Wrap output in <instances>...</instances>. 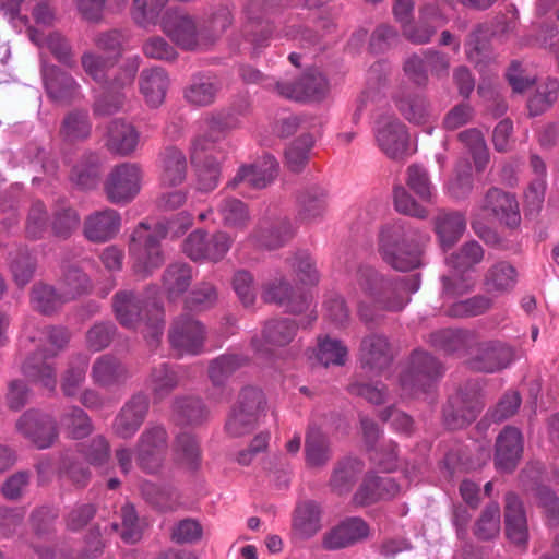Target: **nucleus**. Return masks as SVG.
<instances>
[{
  "mask_svg": "<svg viewBox=\"0 0 559 559\" xmlns=\"http://www.w3.org/2000/svg\"><path fill=\"white\" fill-rule=\"evenodd\" d=\"M426 233L406 221L386 224L379 234L378 251L382 260L400 272L412 271L421 264Z\"/></svg>",
  "mask_w": 559,
  "mask_h": 559,
  "instance_id": "nucleus-1",
  "label": "nucleus"
},
{
  "mask_svg": "<svg viewBox=\"0 0 559 559\" xmlns=\"http://www.w3.org/2000/svg\"><path fill=\"white\" fill-rule=\"evenodd\" d=\"M355 282L377 308L388 311L402 310L409 302V295L419 288L416 277L385 278L368 265L357 269Z\"/></svg>",
  "mask_w": 559,
  "mask_h": 559,
  "instance_id": "nucleus-2",
  "label": "nucleus"
},
{
  "mask_svg": "<svg viewBox=\"0 0 559 559\" xmlns=\"http://www.w3.org/2000/svg\"><path fill=\"white\" fill-rule=\"evenodd\" d=\"M71 340L64 326L50 325L43 330L41 345L22 365V372L35 382L53 392L57 385L56 368L48 359L63 352Z\"/></svg>",
  "mask_w": 559,
  "mask_h": 559,
  "instance_id": "nucleus-3",
  "label": "nucleus"
},
{
  "mask_svg": "<svg viewBox=\"0 0 559 559\" xmlns=\"http://www.w3.org/2000/svg\"><path fill=\"white\" fill-rule=\"evenodd\" d=\"M168 227L158 222L153 228L141 222L133 230L129 243V252L133 259V271L145 278L164 262V253L160 241L167 236Z\"/></svg>",
  "mask_w": 559,
  "mask_h": 559,
  "instance_id": "nucleus-4",
  "label": "nucleus"
},
{
  "mask_svg": "<svg viewBox=\"0 0 559 559\" xmlns=\"http://www.w3.org/2000/svg\"><path fill=\"white\" fill-rule=\"evenodd\" d=\"M112 308L122 326L135 330L142 322L147 321L154 329V336L162 334L163 308L155 298H144L134 290L123 289L114 295Z\"/></svg>",
  "mask_w": 559,
  "mask_h": 559,
  "instance_id": "nucleus-5",
  "label": "nucleus"
},
{
  "mask_svg": "<svg viewBox=\"0 0 559 559\" xmlns=\"http://www.w3.org/2000/svg\"><path fill=\"white\" fill-rule=\"evenodd\" d=\"M159 27L170 41L182 50L200 51L211 46V37L202 32L197 17L183 9H167L162 14Z\"/></svg>",
  "mask_w": 559,
  "mask_h": 559,
  "instance_id": "nucleus-6",
  "label": "nucleus"
},
{
  "mask_svg": "<svg viewBox=\"0 0 559 559\" xmlns=\"http://www.w3.org/2000/svg\"><path fill=\"white\" fill-rule=\"evenodd\" d=\"M442 364L425 350L412 353L409 366L400 377V385L406 396H419L432 391L443 376Z\"/></svg>",
  "mask_w": 559,
  "mask_h": 559,
  "instance_id": "nucleus-7",
  "label": "nucleus"
},
{
  "mask_svg": "<svg viewBox=\"0 0 559 559\" xmlns=\"http://www.w3.org/2000/svg\"><path fill=\"white\" fill-rule=\"evenodd\" d=\"M265 407V397L261 390L245 388L230 409L225 430L231 437H241L251 432Z\"/></svg>",
  "mask_w": 559,
  "mask_h": 559,
  "instance_id": "nucleus-8",
  "label": "nucleus"
},
{
  "mask_svg": "<svg viewBox=\"0 0 559 559\" xmlns=\"http://www.w3.org/2000/svg\"><path fill=\"white\" fill-rule=\"evenodd\" d=\"M168 450V435L160 425L146 427L135 447V462L147 474L159 472Z\"/></svg>",
  "mask_w": 559,
  "mask_h": 559,
  "instance_id": "nucleus-9",
  "label": "nucleus"
},
{
  "mask_svg": "<svg viewBox=\"0 0 559 559\" xmlns=\"http://www.w3.org/2000/svg\"><path fill=\"white\" fill-rule=\"evenodd\" d=\"M515 359L514 346L500 340H489L477 343L476 353L468 358L467 365L475 371L496 373L509 368Z\"/></svg>",
  "mask_w": 559,
  "mask_h": 559,
  "instance_id": "nucleus-10",
  "label": "nucleus"
},
{
  "mask_svg": "<svg viewBox=\"0 0 559 559\" xmlns=\"http://www.w3.org/2000/svg\"><path fill=\"white\" fill-rule=\"evenodd\" d=\"M483 407L481 394L476 385L460 389L443 408L444 424L453 430L463 428L476 419Z\"/></svg>",
  "mask_w": 559,
  "mask_h": 559,
  "instance_id": "nucleus-11",
  "label": "nucleus"
},
{
  "mask_svg": "<svg viewBox=\"0 0 559 559\" xmlns=\"http://www.w3.org/2000/svg\"><path fill=\"white\" fill-rule=\"evenodd\" d=\"M374 138L379 148L391 159H402L409 154L407 127L394 116H382L377 120Z\"/></svg>",
  "mask_w": 559,
  "mask_h": 559,
  "instance_id": "nucleus-12",
  "label": "nucleus"
},
{
  "mask_svg": "<svg viewBox=\"0 0 559 559\" xmlns=\"http://www.w3.org/2000/svg\"><path fill=\"white\" fill-rule=\"evenodd\" d=\"M141 169L136 164L117 165L105 181V192L109 202L126 204L132 201L141 189Z\"/></svg>",
  "mask_w": 559,
  "mask_h": 559,
  "instance_id": "nucleus-13",
  "label": "nucleus"
},
{
  "mask_svg": "<svg viewBox=\"0 0 559 559\" xmlns=\"http://www.w3.org/2000/svg\"><path fill=\"white\" fill-rule=\"evenodd\" d=\"M40 74L47 96L55 103L68 104L79 95L74 78L40 55Z\"/></svg>",
  "mask_w": 559,
  "mask_h": 559,
  "instance_id": "nucleus-14",
  "label": "nucleus"
},
{
  "mask_svg": "<svg viewBox=\"0 0 559 559\" xmlns=\"http://www.w3.org/2000/svg\"><path fill=\"white\" fill-rule=\"evenodd\" d=\"M204 340L203 325L188 314L179 316L169 331V342L179 356L201 353Z\"/></svg>",
  "mask_w": 559,
  "mask_h": 559,
  "instance_id": "nucleus-15",
  "label": "nucleus"
},
{
  "mask_svg": "<svg viewBox=\"0 0 559 559\" xmlns=\"http://www.w3.org/2000/svg\"><path fill=\"white\" fill-rule=\"evenodd\" d=\"M358 361L364 370L379 374L393 361V348L384 334L370 333L362 337Z\"/></svg>",
  "mask_w": 559,
  "mask_h": 559,
  "instance_id": "nucleus-16",
  "label": "nucleus"
},
{
  "mask_svg": "<svg viewBox=\"0 0 559 559\" xmlns=\"http://www.w3.org/2000/svg\"><path fill=\"white\" fill-rule=\"evenodd\" d=\"M16 429L38 449H47L58 437L55 419L34 409L25 412L16 423Z\"/></svg>",
  "mask_w": 559,
  "mask_h": 559,
  "instance_id": "nucleus-17",
  "label": "nucleus"
},
{
  "mask_svg": "<svg viewBox=\"0 0 559 559\" xmlns=\"http://www.w3.org/2000/svg\"><path fill=\"white\" fill-rule=\"evenodd\" d=\"M523 453V435L513 426H506L497 436L495 465L501 472L510 473L518 466Z\"/></svg>",
  "mask_w": 559,
  "mask_h": 559,
  "instance_id": "nucleus-18",
  "label": "nucleus"
},
{
  "mask_svg": "<svg viewBox=\"0 0 559 559\" xmlns=\"http://www.w3.org/2000/svg\"><path fill=\"white\" fill-rule=\"evenodd\" d=\"M121 228V216L114 209L95 211L83 222V236L91 242L104 243L114 239Z\"/></svg>",
  "mask_w": 559,
  "mask_h": 559,
  "instance_id": "nucleus-19",
  "label": "nucleus"
},
{
  "mask_svg": "<svg viewBox=\"0 0 559 559\" xmlns=\"http://www.w3.org/2000/svg\"><path fill=\"white\" fill-rule=\"evenodd\" d=\"M328 92V81L320 72H307L295 83L276 82V93L295 100H318Z\"/></svg>",
  "mask_w": 559,
  "mask_h": 559,
  "instance_id": "nucleus-20",
  "label": "nucleus"
},
{
  "mask_svg": "<svg viewBox=\"0 0 559 559\" xmlns=\"http://www.w3.org/2000/svg\"><path fill=\"white\" fill-rule=\"evenodd\" d=\"M296 218L309 224L323 218L328 210V193L318 186L301 187L295 192Z\"/></svg>",
  "mask_w": 559,
  "mask_h": 559,
  "instance_id": "nucleus-21",
  "label": "nucleus"
},
{
  "mask_svg": "<svg viewBox=\"0 0 559 559\" xmlns=\"http://www.w3.org/2000/svg\"><path fill=\"white\" fill-rule=\"evenodd\" d=\"M368 535L369 526L361 518H347L323 535L322 547L326 550L346 548L367 538Z\"/></svg>",
  "mask_w": 559,
  "mask_h": 559,
  "instance_id": "nucleus-22",
  "label": "nucleus"
},
{
  "mask_svg": "<svg viewBox=\"0 0 559 559\" xmlns=\"http://www.w3.org/2000/svg\"><path fill=\"white\" fill-rule=\"evenodd\" d=\"M148 397L143 393L134 394L120 409L114 423V430L122 439L134 436L148 412Z\"/></svg>",
  "mask_w": 559,
  "mask_h": 559,
  "instance_id": "nucleus-23",
  "label": "nucleus"
},
{
  "mask_svg": "<svg viewBox=\"0 0 559 559\" xmlns=\"http://www.w3.org/2000/svg\"><path fill=\"white\" fill-rule=\"evenodd\" d=\"M262 299L265 302L276 304L293 313H301L308 308V297L300 290L290 286L283 277L274 278L263 287Z\"/></svg>",
  "mask_w": 559,
  "mask_h": 559,
  "instance_id": "nucleus-24",
  "label": "nucleus"
},
{
  "mask_svg": "<svg viewBox=\"0 0 559 559\" xmlns=\"http://www.w3.org/2000/svg\"><path fill=\"white\" fill-rule=\"evenodd\" d=\"M506 535L516 546L526 547L528 542V526L526 512L522 500L514 492L504 497Z\"/></svg>",
  "mask_w": 559,
  "mask_h": 559,
  "instance_id": "nucleus-25",
  "label": "nucleus"
},
{
  "mask_svg": "<svg viewBox=\"0 0 559 559\" xmlns=\"http://www.w3.org/2000/svg\"><path fill=\"white\" fill-rule=\"evenodd\" d=\"M483 210L490 212L500 223L508 227H516L521 215L515 197L499 188L492 187L485 194Z\"/></svg>",
  "mask_w": 559,
  "mask_h": 559,
  "instance_id": "nucleus-26",
  "label": "nucleus"
},
{
  "mask_svg": "<svg viewBox=\"0 0 559 559\" xmlns=\"http://www.w3.org/2000/svg\"><path fill=\"white\" fill-rule=\"evenodd\" d=\"M295 229L289 218L264 217L259 221L257 228L252 233V238L255 242L266 249H277L284 246L289 239L293 238Z\"/></svg>",
  "mask_w": 559,
  "mask_h": 559,
  "instance_id": "nucleus-27",
  "label": "nucleus"
},
{
  "mask_svg": "<svg viewBox=\"0 0 559 559\" xmlns=\"http://www.w3.org/2000/svg\"><path fill=\"white\" fill-rule=\"evenodd\" d=\"M322 508L314 500L299 502L294 511L292 520V533L294 537L306 540L317 535L321 528Z\"/></svg>",
  "mask_w": 559,
  "mask_h": 559,
  "instance_id": "nucleus-28",
  "label": "nucleus"
},
{
  "mask_svg": "<svg viewBox=\"0 0 559 559\" xmlns=\"http://www.w3.org/2000/svg\"><path fill=\"white\" fill-rule=\"evenodd\" d=\"M27 34L33 44L40 49L46 48L53 58L67 68L76 66L75 53L69 39L59 32L44 35L35 27H28Z\"/></svg>",
  "mask_w": 559,
  "mask_h": 559,
  "instance_id": "nucleus-29",
  "label": "nucleus"
},
{
  "mask_svg": "<svg viewBox=\"0 0 559 559\" xmlns=\"http://www.w3.org/2000/svg\"><path fill=\"white\" fill-rule=\"evenodd\" d=\"M278 164L273 156H264L262 160L241 166L228 186L235 188L241 182L255 189H263L276 177Z\"/></svg>",
  "mask_w": 559,
  "mask_h": 559,
  "instance_id": "nucleus-30",
  "label": "nucleus"
},
{
  "mask_svg": "<svg viewBox=\"0 0 559 559\" xmlns=\"http://www.w3.org/2000/svg\"><path fill=\"white\" fill-rule=\"evenodd\" d=\"M394 104L399 112L413 124H430L437 118L430 103L421 94L400 93L394 96Z\"/></svg>",
  "mask_w": 559,
  "mask_h": 559,
  "instance_id": "nucleus-31",
  "label": "nucleus"
},
{
  "mask_svg": "<svg viewBox=\"0 0 559 559\" xmlns=\"http://www.w3.org/2000/svg\"><path fill=\"white\" fill-rule=\"evenodd\" d=\"M399 492L396 483L388 476L367 475L353 497L357 506H369L380 499L394 497Z\"/></svg>",
  "mask_w": 559,
  "mask_h": 559,
  "instance_id": "nucleus-32",
  "label": "nucleus"
},
{
  "mask_svg": "<svg viewBox=\"0 0 559 559\" xmlns=\"http://www.w3.org/2000/svg\"><path fill=\"white\" fill-rule=\"evenodd\" d=\"M91 377L94 383L108 388L119 385L130 377L127 367L111 355H102L92 366Z\"/></svg>",
  "mask_w": 559,
  "mask_h": 559,
  "instance_id": "nucleus-33",
  "label": "nucleus"
},
{
  "mask_svg": "<svg viewBox=\"0 0 559 559\" xmlns=\"http://www.w3.org/2000/svg\"><path fill=\"white\" fill-rule=\"evenodd\" d=\"M140 134L132 124L114 120L107 127L106 147L116 154L127 156L135 151Z\"/></svg>",
  "mask_w": 559,
  "mask_h": 559,
  "instance_id": "nucleus-34",
  "label": "nucleus"
},
{
  "mask_svg": "<svg viewBox=\"0 0 559 559\" xmlns=\"http://www.w3.org/2000/svg\"><path fill=\"white\" fill-rule=\"evenodd\" d=\"M136 70L138 66L123 70L121 75L114 80L108 90L96 98L93 107L96 116H110L121 108L124 97L121 93H112V91L117 87L130 85L133 82Z\"/></svg>",
  "mask_w": 559,
  "mask_h": 559,
  "instance_id": "nucleus-35",
  "label": "nucleus"
},
{
  "mask_svg": "<svg viewBox=\"0 0 559 559\" xmlns=\"http://www.w3.org/2000/svg\"><path fill=\"white\" fill-rule=\"evenodd\" d=\"M169 86L167 72L159 67L143 70L140 75V90L152 107L163 104Z\"/></svg>",
  "mask_w": 559,
  "mask_h": 559,
  "instance_id": "nucleus-36",
  "label": "nucleus"
},
{
  "mask_svg": "<svg viewBox=\"0 0 559 559\" xmlns=\"http://www.w3.org/2000/svg\"><path fill=\"white\" fill-rule=\"evenodd\" d=\"M465 229L466 219L461 212H440L435 219V231L444 250L453 247Z\"/></svg>",
  "mask_w": 559,
  "mask_h": 559,
  "instance_id": "nucleus-37",
  "label": "nucleus"
},
{
  "mask_svg": "<svg viewBox=\"0 0 559 559\" xmlns=\"http://www.w3.org/2000/svg\"><path fill=\"white\" fill-rule=\"evenodd\" d=\"M179 370L168 364L152 368L148 377V388L155 403L163 401L180 384Z\"/></svg>",
  "mask_w": 559,
  "mask_h": 559,
  "instance_id": "nucleus-38",
  "label": "nucleus"
},
{
  "mask_svg": "<svg viewBox=\"0 0 559 559\" xmlns=\"http://www.w3.org/2000/svg\"><path fill=\"white\" fill-rule=\"evenodd\" d=\"M163 289L169 300L181 297L193 281V270L187 263H171L163 273Z\"/></svg>",
  "mask_w": 559,
  "mask_h": 559,
  "instance_id": "nucleus-39",
  "label": "nucleus"
},
{
  "mask_svg": "<svg viewBox=\"0 0 559 559\" xmlns=\"http://www.w3.org/2000/svg\"><path fill=\"white\" fill-rule=\"evenodd\" d=\"M362 469L364 463L358 459L348 457L337 462L329 480L331 490L337 495L349 492Z\"/></svg>",
  "mask_w": 559,
  "mask_h": 559,
  "instance_id": "nucleus-40",
  "label": "nucleus"
},
{
  "mask_svg": "<svg viewBox=\"0 0 559 559\" xmlns=\"http://www.w3.org/2000/svg\"><path fill=\"white\" fill-rule=\"evenodd\" d=\"M475 341V335L468 330L442 329L430 334L429 343L447 354H457L466 349Z\"/></svg>",
  "mask_w": 559,
  "mask_h": 559,
  "instance_id": "nucleus-41",
  "label": "nucleus"
},
{
  "mask_svg": "<svg viewBox=\"0 0 559 559\" xmlns=\"http://www.w3.org/2000/svg\"><path fill=\"white\" fill-rule=\"evenodd\" d=\"M58 286L67 301L87 294L92 288L90 277L75 264H67L62 267Z\"/></svg>",
  "mask_w": 559,
  "mask_h": 559,
  "instance_id": "nucleus-42",
  "label": "nucleus"
},
{
  "mask_svg": "<svg viewBox=\"0 0 559 559\" xmlns=\"http://www.w3.org/2000/svg\"><path fill=\"white\" fill-rule=\"evenodd\" d=\"M102 159L96 153L84 154L73 167L70 179L83 190L95 188L100 179Z\"/></svg>",
  "mask_w": 559,
  "mask_h": 559,
  "instance_id": "nucleus-43",
  "label": "nucleus"
},
{
  "mask_svg": "<svg viewBox=\"0 0 559 559\" xmlns=\"http://www.w3.org/2000/svg\"><path fill=\"white\" fill-rule=\"evenodd\" d=\"M516 283V271L508 262L501 261L488 269L484 285L487 293L502 295L511 290Z\"/></svg>",
  "mask_w": 559,
  "mask_h": 559,
  "instance_id": "nucleus-44",
  "label": "nucleus"
},
{
  "mask_svg": "<svg viewBox=\"0 0 559 559\" xmlns=\"http://www.w3.org/2000/svg\"><path fill=\"white\" fill-rule=\"evenodd\" d=\"M248 362V358L237 354H223L210 361L209 378L216 388H223L228 378Z\"/></svg>",
  "mask_w": 559,
  "mask_h": 559,
  "instance_id": "nucleus-45",
  "label": "nucleus"
},
{
  "mask_svg": "<svg viewBox=\"0 0 559 559\" xmlns=\"http://www.w3.org/2000/svg\"><path fill=\"white\" fill-rule=\"evenodd\" d=\"M222 222L225 226L243 230L251 221L248 205L236 198H224L216 205Z\"/></svg>",
  "mask_w": 559,
  "mask_h": 559,
  "instance_id": "nucleus-46",
  "label": "nucleus"
},
{
  "mask_svg": "<svg viewBox=\"0 0 559 559\" xmlns=\"http://www.w3.org/2000/svg\"><path fill=\"white\" fill-rule=\"evenodd\" d=\"M440 19L438 9L435 5H426L420 11V23L418 25H403V35L415 45L430 43L437 32V26L430 22Z\"/></svg>",
  "mask_w": 559,
  "mask_h": 559,
  "instance_id": "nucleus-47",
  "label": "nucleus"
},
{
  "mask_svg": "<svg viewBox=\"0 0 559 559\" xmlns=\"http://www.w3.org/2000/svg\"><path fill=\"white\" fill-rule=\"evenodd\" d=\"M306 462L311 467H322L331 459L328 438L316 427L310 426L305 442Z\"/></svg>",
  "mask_w": 559,
  "mask_h": 559,
  "instance_id": "nucleus-48",
  "label": "nucleus"
},
{
  "mask_svg": "<svg viewBox=\"0 0 559 559\" xmlns=\"http://www.w3.org/2000/svg\"><path fill=\"white\" fill-rule=\"evenodd\" d=\"M218 91L219 84L215 78L200 75L192 79L185 91V97L192 105L209 106L214 103Z\"/></svg>",
  "mask_w": 559,
  "mask_h": 559,
  "instance_id": "nucleus-49",
  "label": "nucleus"
},
{
  "mask_svg": "<svg viewBox=\"0 0 559 559\" xmlns=\"http://www.w3.org/2000/svg\"><path fill=\"white\" fill-rule=\"evenodd\" d=\"M162 180L168 186L181 185L187 175V159L185 154L176 147H167L163 153Z\"/></svg>",
  "mask_w": 559,
  "mask_h": 559,
  "instance_id": "nucleus-50",
  "label": "nucleus"
},
{
  "mask_svg": "<svg viewBox=\"0 0 559 559\" xmlns=\"http://www.w3.org/2000/svg\"><path fill=\"white\" fill-rule=\"evenodd\" d=\"M297 330L298 325L294 320L287 318L273 319L265 323L263 338L266 344L283 347L294 340Z\"/></svg>",
  "mask_w": 559,
  "mask_h": 559,
  "instance_id": "nucleus-51",
  "label": "nucleus"
},
{
  "mask_svg": "<svg viewBox=\"0 0 559 559\" xmlns=\"http://www.w3.org/2000/svg\"><path fill=\"white\" fill-rule=\"evenodd\" d=\"M174 452L176 461L190 471H195L201 464L199 443L195 438L188 432H182L177 436Z\"/></svg>",
  "mask_w": 559,
  "mask_h": 559,
  "instance_id": "nucleus-52",
  "label": "nucleus"
},
{
  "mask_svg": "<svg viewBox=\"0 0 559 559\" xmlns=\"http://www.w3.org/2000/svg\"><path fill=\"white\" fill-rule=\"evenodd\" d=\"M173 409L181 425H198L207 417V409L197 397L183 396L174 401Z\"/></svg>",
  "mask_w": 559,
  "mask_h": 559,
  "instance_id": "nucleus-53",
  "label": "nucleus"
},
{
  "mask_svg": "<svg viewBox=\"0 0 559 559\" xmlns=\"http://www.w3.org/2000/svg\"><path fill=\"white\" fill-rule=\"evenodd\" d=\"M168 0H133L131 16L134 23L142 28H150L159 25L160 12Z\"/></svg>",
  "mask_w": 559,
  "mask_h": 559,
  "instance_id": "nucleus-54",
  "label": "nucleus"
},
{
  "mask_svg": "<svg viewBox=\"0 0 559 559\" xmlns=\"http://www.w3.org/2000/svg\"><path fill=\"white\" fill-rule=\"evenodd\" d=\"M60 424L67 435L75 440L83 439L93 431L91 418L78 406H72L66 411L60 417Z\"/></svg>",
  "mask_w": 559,
  "mask_h": 559,
  "instance_id": "nucleus-55",
  "label": "nucleus"
},
{
  "mask_svg": "<svg viewBox=\"0 0 559 559\" xmlns=\"http://www.w3.org/2000/svg\"><path fill=\"white\" fill-rule=\"evenodd\" d=\"M67 300L61 296V292L44 283H36L31 290V302L37 311L49 314L57 310Z\"/></svg>",
  "mask_w": 559,
  "mask_h": 559,
  "instance_id": "nucleus-56",
  "label": "nucleus"
},
{
  "mask_svg": "<svg viewBox=\"0 0 559 559\" xmlns=\"http://www.w3.org/2000/svg\"><path fill=\"white\" fill-rule=\"evenodd\" d=\"M91 130L92 124L87 111L75 110L64 117L60 134L68 142H76L87 139Z\"/></svg>",
  "mask_w": 559,
  "mask_h": 559,
  "instance_id": "nucleus-57",
  "label": "nucleus"
},
{
  "mask_svg": "<svg viewBox=\"0 0 559 559\" xmlns=\"http://www.w3.org/2000/svg\"><path fill=\"white\" fill-rule=\"evenodd\" d=\"M492 307V299L485 295H475L471 298L454 301L444 308V313L451 318H469L480 316Z\"/></svg>",
  "mask_w": 559,
  "mask_h": 559,
  "instance_id": "nucleus-58",
  "label": "nucleus"
},
{
  "mask_svg": "<svg viewBox=\"0 0 559 559\" xmlns=\"http://www.w3.org/2000/svg\"><path fill=\"white\" fill-rule=\"evenodd\" d=\"M441 298L444 301L454 300L474 289L475 283L469 275H465L464 271L454 270L441 276Z\"/></svg>",
  "mask_w": 559,
  "mask_h": 559,
  "instance_id": "nucleus-59",
  "label": "nucleus"
},
{
  "mask_svg": "<svg viewBox=\"0 0 559 559\" xmlns=\"http://www.w3.org/2000/svg\"><path fill=\"white\" fill-rule=\"evenodd\" d=\"M312 146L313 138L309 133H304L293 141L285 151L287 167L294 173L301 171L309 160Z\"/></svg>",
  "mask_w": 559,
  "mask_h": 559,
  "instance_id": "nucleus-60",
  "label": "nucleus"
},
{
  "mask_svg": "<svg viewBox=\"0 0 559 559\" xmlns=\"http://www.w3.org/2000/svg\"><path fill=\"white\" fill-rule=\"evenodd\" d=\"M559 93V81L548 78L528 99V110L532 116H538L548 110L557 100Z\"/></svg>",
  "mask_w": 559,
  "mask_h": 559,
  "instance_id": "nucleus-61",
  "label": "nucleus"
},
{
  "mask_svg": "<svg viewBox=\"0 0 559 559\" xmlns=\"http://www.w3.org/2000/svg\"><path fill=\"white\" fill-rule=\"evenodd\" d=\"M9 267L16 285L24 287L34 276L36 261L26 249H19L10 254Z\"/></svg>",
  "mask_w": 559,
  "mask_h": 559,
  "instance_id": "nucleus-62",
  "label": "nucleus"
},
{
  "mask_svg": "<svg viewBox=\"0 0 559 559\" xmlns=\"http://www.w3.org/2000/svg\"><path fill=\"white\" fill-rule=\"evenodd\" d=\"M217 300V288L214 284L204 281L197 284L188 294L185 306L192 311H203L214 307Z\"/></svg>",
  "mask_w": 559,
  "mask_h": 559,
  "instance_id": "nucleus-63",
  "label": "nucleus"
},
{
  "mask_svg": "<svg viewBox=\"0 0 559 559\" xmlns=\"http://www.w3.org/2000/svg\"><path fill=\"white\" fill-rule=\"evenodd\" d=\"M296 280L304 285H317L320 274L316 262L306 251H298L287 260Z\"/></svg>",
  "mask_w": 559,
  "mask_h": 559,
  "instance_id": "nucleus-64",
  "label": "nucleus"
}]
</instances>
